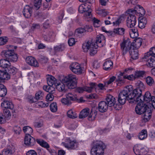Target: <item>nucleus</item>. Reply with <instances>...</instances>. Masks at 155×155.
I'll list each match as a JSON object with an SVG mask.
<instances>
[{"label":"nucleus","instance_id":"f257e3e1","mask_svg":"<svg viewBox=\"0 0 155 155\" xmlns=\"http://www.w3.org/2000/svg\"><path fill=\"white\" fill-rule=\"evenodd\" d=\"M136 8H139V12H137L136 10L130 9L128 10L129 15L126 20L127 25L128 27L132 28L134 27L136 23V17L135 15L139 13L142 15H144L145 13V11L143 8L139 5H137Z\"/></svg>","mask_w":155,"mask_h":155},{"label":"nucleus","instance_id":"f03ea898","mask_svg":"<svg viewBox=\"0 0 155 155\" xmlns=\"http://www.w3.org/2000/svg\"><path fill=\"white\" fill-rule=\"evenodd\" d=\"M93 146L91 150V155H104L106 148L105 144L101 140L93 141Z\"/></svg>","mask_w":155,"mask_h":155},{"label":"nucleus","instance_id":"7ed1b4c3","mask_svg":"<svg viewBox=\"0 0 155 155\" xmlns=\"http://www.w3.org/2000/svg\"><path fill=\"white\" fill-rule=\"evenodd\" d=\"M17 47L13 45L7 46V49L3 51L2 52V54H4L5 58L12 62H16L18 59V56L14 51V49L17 48Z\"/></svg>","mask_w":155,"mask_h":155},{"label":"nucleus","instance_id":"20e7f679","mask_svg":"<svg viewBox=\"0 0 155 155\" xmlns=\"http://www.w3.org/2000/svg\"><path fill=\"white\" fill-rule=\"evenodd\" d=\"M77 84L76 77L75 75L69 74L68 77H65L62 80L61 84L64 87H76Z\"/></svg>","mask_w":155,"mask_h":155},{"label":"nucleus","instance_id":"39448f33","mask_svg":"<svg viewBox=\"0 0 155 155\" xmlns=\"http://www.w3.org/2000/svg\"><path fill=\"white\" fill-rule=\"evenodd\" d=\"M143 100V104L147 103L151 104L152 107L155 109V97L151 96L149 92L147 91L145 93Z\"/></svg>","mask_w":155,"mask_h":155},{"label":"nucleus","instance_id":"423d86ee","mask_svg":"<svg viewBox=\"0 0 155 155\" xmlns=\"http://www.w3.org/2000/svg\"><path fill=\"white\" fill-rule=\"evenodd\" d=\"M47 83L49 86L52 87L54 85L55 87H63L60 83L53 76L50 75H48L47 77Z\"/></svg>","mask_w":155,"mask_h":155},{"label":"nucleus","instance_id":"0eeeda50","mask_svg":"<svg viewBox=\"0 0 155 155\" xmlns=\"http://www.w3.org/2000/svg\"><path fill=\"white\" fill-rule=\"evenodd\" d=\"M66 143L62 142L63 145L67 149L69 150H74L77 148V143L75 140H71L70 138H66Z\"/></svg>","mask_w":155,"mask_h":155},{"label":"nucleus","instance_id":"6e6552de","mask_svg":"<svg viewBox=\"0 0 155 155\" xmlns=\"http://www.w3.org/2000/svg\"><path fill=\"white\" fill-rule=\"evenodd\" d=\"M120 47L123 55L125 54L128 51H130L133 48L132 44L129 39L124 41L120 44Z\"/></svg>","mask_w":155,"mask_h":155},{"label":"nucleus","instance_id":"1a4fd4ad","mask_svg":"<svg viewBox=\"0 0 155 155\" xmlns=\"http://www.w3.org/2000/svg\"><path fill=\"white\" fill-rule=\"evenodd\" d=\"M75 91L76 92L81 93L84 91L88 93H91L94 90L97 93H99V91L98 90H103L105 88H75Z\"/></svg>","mask_w":155,"mask_h":155},{"label":"nucleus","instance_id":"9d476101","mask_svg":"<svg viewBox=\"0 0 155 155\" xmlns=\"http://www.w3.org/2000/svg\"><path fill=\"white\" fill-rule=\"evenodd\" d=\"M116 77L115 76H113L111 77L109 81H106L104 82V85L103 84L101 83H99L97 84L96 83L94 82H91L89 84V87H104L107 86V85L113 82L116 79Z\"/></svg>","mask_w":155,"mask_h":155},{"label":"nucleus","instance_id":"9b49d317","mask_svg":"<svg viewBox=\"0 0 155 155\" xmlns=\"http://www.w3.org/2000/svg\"><path fill=\"white\" fill-rule=\"evenodd\" d=\"M133 151L136 155H145L147 153L146 149L140 145H136L133 147Z\"/></svg>","mask_w":155,"mask_h":155},{"label":"nucleus","instance_id":"f8f14e48","mask_svg":"<svg viewBox=\"0 0 155 155\" xmlns=\"http://www.w3.org/2000/svg\"><path fill=\"white\" fill-rule=\"evenodd\" d=\"M128 91L126 90H123L119 93L118 97V101L121 104H124L127 100Z\"/></svg>","mask_w":155,"mask_h":155},{"label":"nucleus","instance_id":"ddd939ff","mask_svg":"<svg viewBox=\"0 0 155 155\" xmlns=\"http://www.w3.org/2000/svg\"><path fill=\"white\" fill-rule=\"evenodd\" d=\"M71 70L75 74H81L82 72V69L80 65L77 62L72 63L70 66Z\"/></svg>","mask_w":155,"mask_h":155},{"label":"nucleus","instance_id":"4468645a","mask_svg":"<svg viewBox=\"0 0 155 155\" xmlns=\"http://www.w3.org/2000/svg\"><path fill=\"white\" fill-rule=\"evenodd\" d=\"M148 107L147 105L145 104H138L135 108V112L137 114L140 115Z\"/></svg>","mask_w":155,"mask_h":155},{"label":"nucleus","instance_id":"2eb2a0df","mask_svg":"<svg viewBox=\"0 0 155 155\" xmlns=\"http://www.w3.org/2000/svg\"><path fill=\"white\" fill-rule=\"evenodd\" d=\"M36 143L35 138L31 135H25L24 139V143L28 146H33Z\"/></svg>","mask_w":155,"mask_h":155},{"label":"nucleus","instance_id":"dca6fc26","mask_svg":"<svg viewBox=\"0 0 155 155\" xmlns=\"http://www.w3.org/2000/svg\"><path fill=\"white\" fill-rule=\"evenodd\" d=\"M105 43L104 36L103 35H98L96 38V45L97 46L101 47L104 45Z\"/></svg>","mask_w":155,"mask_h":155},{"label":"nucleus","instance_id":"f3484780","mask_svg":"<svg viewBox=\"0 0 155 155\" xmlns=\"http://www.w3.org/2000/svg\"><path fill=\"white\" fill-rule=\"evenodd\" d=\"M91 4L87 2L81 4L78 8L79 12L81 13H83L91 9Z\"/></svg>","mask_w":155,"mask_h":155},{"label":"nucleus","instance_id":"a211bd4d","mask_svg":"<svg viewBox=\"0 0 155 155\" xmlns=\"http://www.w3.org/2000/svg\"><path fill=\"white\" fill-rule=\"evenodd\" d=\"M11 114L9 110L6 108H4L3 110V116L5 118H4L2 116L0 115V123L1 124L3 123L4 122V119H9L11 117Z\"/></svg>","mask_w":155,"mask_h":155},{"label":"nucleus","instance_id":"6ab92c4d","mask_svg":"<svg viewBox=\"0 0 155 155\" xmlns=\"http://www.w3.org/2000/svg\"><path fill=\"white\" fill-rule=\"evenodd\" d=\"M56 36L55 33L53 31H50L45 35H44L43 37L45 40L47 41H52L54 40Z\"/></svg>","mask_w":155,"mask_h":155},{"label":"nucleus","instance_id":"aec40b11","mask_svg":"<svg viewBox=\"0 0 155 155\" xmlns=\"http://www.w3.org/2000/svg\"><path fill=\"white\" fill-rule=\"evenodd\" d=\"M26 61L29 65L34 67H38L39 64L34 57L31 56H28L26 58Z\"/></svg>","mask_w":155,"mask_h":155},{"label":"nucleus","instance_id":"412c9836","mask_svg":"<svg viewBox=\"0 0 155 155\" xmlns=\"http://www.w3.org/2000/svg\"><path fill=\"white\" fill-rule=\"evenodd\" d=\"M32 8L28 5H26L23 11V13L24 16L26 18H30L32 12Z\"/></svg>","mask_w":155,"mask_h":155},{"label":"nucleus","instance_id":"4be33fe9","mask_svg":"<svg viewBox=\"0 0 155 155\" xmlns=\"http://www.w3.org/2000/svg\"><path fill=\"white\" fill-rule=\"evenodd\" d=\"M1 106L5 108L11 110H12L14 108V105L12 103L7 99L4 100L3 102L1 103Z\"/></svg>","mask_w":155,"mask_h":155},{"label":"nucleus","instance_id":"5701e85b","mask_svg":"<svg viewBox=\"0 0 155 155\" xmlns=\"http://www.w3.org/2000/svg\"><path fill=\"white\" fill-rule=\"evenodd\" d=\"M106 101L108 106L112 107L115 104L116 101L115 97L111 95H108L106 98Z\"/></svg>","mask_w":155,"mask_h":155},{"label":"nucleus","instance_id":"b1692460","mask_svg":"<svg viewBox=\"0 0 155 155\" xmlns=\"http://www.w3.org/2000/svg\"><path fill=\"white\" fill-rule=\"evenodd\" d=\"M143 114V115L142 118L143 121L145 122L147 121L151 117V113L150 109L148 107Z\"/></svg>","mask_w":155,"mask_h":155},{"label":"nucleus","instance_id":"393cba45","mask_svg":"<svg viewBox=\"0 0 155 155\" xmlns=\"http://www.w3.org/2000/svg\"><path fill=\"white\" fill-rule=\"evenodd\" d=\"M108 105L104 101H101L98 104V109L102 113L106 112L107 109Z\"/></svg>","mask_w":155,"mask_h":155},{"label":"nucleus","instance_id":"a878e982","mask_svg":"<svg viewBox=\"0 0 155 155\" xmlns=\"http://www.w3.org/2000/svg\"><path fill=\"white\" fill-rule=\"evenodd\" d=\"M94 43L92 41H88L83 43L82 45V48L83 51L84 52H87L89 50L91 47L92 46Z\"/></svg>","mask_w":155,"mask_h":155},{"label":"nucleus","instance_id":"bb28decb","mask_svg":"<svg viewBox=\"0 0 155 155\" xmlns=\"http://www.w3.org/2000/svg\"><path fill=\"white\" fill-rule=\"evenodd\" d=\"M135 42H133L132 44L133 48L137 49L141 45L142 39L141 38H138L135 39Z\"/></svg>","mask_w":155,"mask_h":155},{"label":"nucleus","instance_id":"cd10ccee","mask_svg":"<svg viewBox=\"0 0 155 155\" xmlns=\"http://www.w3.org/2000/svg\"><path fill=\"white\" fill-rule=\"evenodd\" d=\"M130 28L129 30V33L130 37L132 38H136L138 36L137 29L134 27Z\"/></svg>","mask_w":155,"mask_h":155},{"label":"nucleus","instance_id":"c85d7f7f","mask_svg":"<svg viewBox=\"0 0 155 155\" xmlns=\"http://www.w3.org/2000/svg\"><path fill=\"white\" fill-rule=\"evenodd\" d=\"M129 52L132 59L134 60L138 58V52L137 49L133 48Z\"/></svg>","mask_w":155,"mask_h":155},{"label":"nucleus","instance_id":"c756f323","mask_svg":"<svg viewBox=\"0 0 155 155\" xmlns=\"http://www.w3.org/2000/svg\"><path fill=\"white\" fill-rule=\"evenodd\" d=\"M90 109L88 108L83 109L81 112L79 117L80 118H85L88 116L89 114Z\"/></svg>","mask_w":155,"mask_h":155},{"label":"nucleus","instance_id":"7c9ffc66","mask_svg":"<svg viewBox=\"0 0 155 155\" xmlns=\"http://www.w3.org/2000/svg\"><path fill=\"white\" fill-rule=\"evenodd\" d=\"M96 13L100 16L105 17L109 13V12L106 9H102L99 8L96 10Z\"/></svg>","mask_w":155,"mask_h":155},{"label":"nucleus","instance_id":"2f4dec72","mask_svg":"<svg viewBox=\"0 0 155 155\" xmlns=\"http://www.w3.org/2000/svg\"><path fill=\"white\" fill-rule=\"evenodd\" d=\"M10 64L9 61L6 59L0 60V67L3 68H7L10 66Z\"/></svg>","mask_w":155,"mask_h":155},{"label":"nucleus","instance_id":"473e14b6","mask_svg":"<svg viewBox=\"0 0 155 155\" xmlns=\"http://www.w3.org/2000/svg\"><path fill=\"white\" fill-rule=\"evenodd\" d=\"M147 23V20L146 18L143 17L139 21L138 26L141 29H143L146 26Z\"/></svg>","mask_w":155,"mask_h":155},{"label":"nucleus","instance_id":"72a5a7b5","mask_svg":"<svg viewBox=\"0 0 155 155\" xmlns=\"http://www.w3.org/2000/svg\"><path fill=\"white\" fill-rule=\"evenodd\" d=\"M113 65V62L110 60H108L105 62L103 64V68L107 71L112 67Z\"/></svg>","mask_w":155,"mask_h":155},{"label":"nucleus","instance_id":"f704fd0d","mask_svg":"<svg viewBox=\"0 0 155 155\" xmlns=\"http://www.w3.org/2000/svg\"><path fill=\"white\" fill-rule=\"evenodd\" d=\"M14 152L13 149L12 147H8L2 152V155H11Z\"/></svg>","mask_w":155,"mask_h":155},{"label":"nucleus","instance_id":"c9c22d12","mask_svg":"<svg viewBox=\"0 0 155 155\" xmlns=\"http://www.w3.org/2000/svg\"><path fill=\"white\" fill-rule=\"evenodd\" d=\"M138 138L140 140H143L147 137V131L146 130L143 129L139 133Z\"/></svg>","mask_w":155,"mask_h":155},{"label":"nucleus","instance_id":"e433bc0d","mask_svg":"<svg viewBox=\"0 0 155 155\" xmlns=\"http://www.w3.org/2000/svg\"><path fill=\"white\" fill-rule=\"evenodd\" d=\"M98 47L97 45H96L95 43L93 45H92V46H91L89 49L90 55L93 56L97 53Z\"/></svg>","mask_w":155,"mask_h":155},{"label":"nucleus","instance_id":"4c0bfd02","mask_svg":"<svg viewBox=\"0 0 155 155\" xmlns=\"http://www.w3.org/2000/svg\"><path fill=\"white\" fill-rule=\"evenodd\" d=\"M10 78V75L8 73L0 70V79L1 80H8Z\"/></svg>","mask_w":155,"mask_h":155},{"label":"nucleus","instance_id":"58836bf2","mask_svg":"<svg viewBox=\"0 0 155 155\" xmlns=\"http://www.w3.org/2000/svg\"><path fill=\"white\" fill-rule=\"evenodd\" d=\"M129 92L130 93H128L127 100L129 101V103H133L135 101L136 97L134 95L132 92H130L129 91Z\"/></svg>","mask_w":155,"mask_h":155},{"label":"nucleus","instance_id":"ea45409f","mask_svg":"<svg viewBox=\"0 0 155 155\" xmlns=\"http://www.w3.org/2000/svg\"><path fill=\"white\" fill-rule=\"evenodd\" d=\"M23 132L25 133V135H31L33 132L32 128L29 126H26L23 127Z\"/></svg>","mask_w":155,"mask_h":155},{"label":"nucleus","instance_id":"a19ab883","mask_svg":"<svg viewBox=\"0 0 155 155\" xmlns=\"http://www.w3.org/2000/svg\"><path fill=\"white\" fill-rule=\"evenodd\" d=\"M67 115L68 117L74 119L77 117V114L72 109L70 110L67 112Z\"/></svg>","mask_w":155,"mask_h":155},{"label":"nucleus","instance_id":"79ce46f5","mask_svg":"<svg viewBox=\"0 0 155 155\" xmlns=\"http://www.w3.org/2000/svg\"><path fill=\"white\" fill-rule=\"evenodd\" d=\"M124 78H123L120 76H117V79L116 82L117 85L118 86H122L125 82V80Z\"/></svg>","mask_w":155,"mask_h":155},{"label":"nucleus","instance_id":"37998d69","mask_svg":"<svg viewBox=\"0 0 155 155\" xmlns=\"http://www.w3.org/2000/svg\"><path fill=\"white\" fill-rule=\"evenodd\" d=\"M91 27V26H86L85 28H79L76 29L75 31L78 34H82L85 32L87 31H88L89 29H92Z\"/></svg>","mask_w":155,"mask_h":155},{"label":"nucleus","instance_id":"c03bdc74","mask_svg":"<svg viewBox=\"0 0 155 155\" xmlns=\"http://www.w3.org/2000/svg\"><path fill=\"white\" fill-rule=\"evenodd\" d=\"M36 141L38 143L43 147L48 148L49 147L48 144L46 142L42 140L37 139Z\"/></svg>","mask_w":155,"mask_h":155},{"label":"nucleus","instance_id":"a18cd8bd","mask_svg":"<svg viewBox=\"0 0 155 155\" xmlns=\"http://www.w3.org/2000/svg\"><path fill=\"white\" fill-rule=\"evenodd\" d=\"M145 73V71H136L134 75L135 79H137L141 77H143Z\"/></svg>","mask_w":155,"mask_h":155},{"label":"nucleus","instance_id":"49530a36","mask_svg":"<svg viewBox=\"0 0 155 155\" xmlns=\"http://www.w3.org/2000/svg\"><path fill=\"white\" fill-rule=\"evenodd\" d=\"M97 113L95 111H91L90 114L88 115V120L92 121L94 120L96 117Z\"/></svg>","mask_w":155,"mask_h":155},{"label":"nucleus","instance_id":"de8ad7c7","mask_svg":"<svg viewBox=\"0 0 155 155\" xmlns=\"http://www.w3.org/2000/svg\"><path fill=\"white\" fill-rule=\"evenodd\" d=\"M125 29L123 28H117L114 29V32L117 34L123 35L124 33Z\"/></svg>","mask_w":155,"mask_h":155},{"label":"nucleus","instance_id":"09e8293b","mask_svg":"<svg viewBox=\"0 0 155 155\" xmlns=\"http://www.w3.org/2000/svg\"><path fill=\"white\" fill-rule=\"evenodd\" d=\"M132 92L136 97L137 96L139 97L142 95V90L140 89V88H136Z\"/></svg>","mask_w":155,"mask_h":155},{"label":"nucleus","instance_id":"8fccbe9b","mask_svg":"<svg viewBox=\"0 0 155 155\" xmlns=\"http://www.w3.org/2000/svg\"><path fill=\"white\" fill-rule=\"evenodd\" d=\"M9 73L12 75H14L17 72L16 68L13 66H11L10 65L7 68Z\"/></svg>","mask_w":155,"mask_h":155},{"label":"nucleus","instance_id":"3c124183","mask_svg":"<svg viewBox=\"0 0 155 155\" xmlns=\"http://www.w3.org/2000/svg\"><path fill=\"white\" fill-rule=\"evenodd\" d=\"M66 97L70 101H76L77 100V97L76 95L72 94L71 93H69L67 95Z\"/></svg>","mask_w":155,"mask_h":155},{"label":"nucleus","instance_id":"603ef678","mask_svg":"<svg viewBox=\"0 0 155 155\" xmlns=\"http://www.w3.org/2000/svg\"><path fill=\"white\" fill-rule=\"evenodd\" d=\"M146 81L147 84L151 86L154 83V80L153 78L150 76H148L146 79Z\"/></svg>","mask_w":155,"mask_h":155},{"label":"nucleus","instance_id":"864d4df0","mask_svg":"<svg viewBox=\"0 0 155 155\" xmlns=\"http://www.w3.org/2000/svg\"><path fill=\"white\" fill-rule=\"evenodd\" d=\"M65 46L64 44H61L54 47V49L56 52L62 51L64 50Z\"/></svg>","mask_w":155,"mask_h":155},{"label":"nucleus","instance_id":"5fc2aeb1","mask_svg":"<svg viewBox=\"0 0 155 155\" xmlns=\"http://www.w3.org/2000/svg\"><path fill=\"white\" fill-rule=\"evenodd\" d=\"M42 0H35L34 2V6L35 8L38 10L41 5Z\"/></svg>","mask_w":155,"mask_h":155},{"label":"nucleus","instance_id":"6e6d98bb","mask_svg":"<svg viewBox=\"0 0 155 155\" xmlns=\"http://www.w3.org/2000/svg\"><path fill=\"white\" fill-rule=\"evenodd\" d=\"M44 96V94L41 91L37 92L35 94V97L38 100L42 99Z\"/></svg>","mask_w":155,"mask_h":155},{"label":"nucleus","instance_id":"4d7b16f0","mask_svg":"<svg viewBox=\"0 0 155 155\" xmlns=\"http://www.w3.org/2000/svg\"><path fill=\"white\" fill-rule=\"evenodd\" d=\"M58 109L57 104L56 102L52 103L50 105V110L53 112H56Z\"/></svg>","mask_w":155,"mask_h":155},{"label":"nucleus","instance_id":"13d9d810","mask_svg":"<svg viewBox=\"0 0 155 155\" xmlns=\"http://www.w3.org/2000/svg\"><path fill=\"white\" fill-rule=\"evenodd\" d=\"M13 130L15 134L16 135H19L21 132V129L20 127L15 126L13 127Z\"/></svg>","mask_w":155,"mask_h":155},{"label":"nucleus","instance_id":"bf43d9fd","mask_svg":"<svg viewBox=\"0 0 155 155\" xmlns=\"http://www.w3.org/2000/svg\"><path fill=\"white\" fill-rule=\"evenodd\" d=\"M61 101L62 103L64 105H69L71 104V102L67 97L66 98H62L61 99Z\"/></svg>","mask_w":155,"mask_h":155},{"label":"nucleus","instance_id":"052dcab7","mask_svg":"<svg viewBox=\"0 0 155 155\" xmlns=\"http://www.w3.org/2000/svg\"><path fill=\"white\" fill-rule=\"evenodd\" d=\"M7 93L6 88H0V96H5Z\"/></svg>","mask_w":155,"mask_h":155},{"label":"nucleus","instance_id":"680f3d73","mask_svg":"<svg viewBox=\"0 0 155 155\" xmlns=\"http://www.w3.org/2000/svg\"><path fill=\"white\" fill-rule=\"evenodd\" d=\"M49 94H53L55 92V88H43Z\"/></svg>","mask_w":155,"mask_h":155},{"label":"nucleus","instance_id":"e2e57ef3","mask_svg":"<svg viewBox=\"0 0 155 155\" xmlns=\"http://www.w3.org/2000/svg\"><path fill=\"white\" fill-rule=\"evenodd\" d=\"M124 79H127L129 80H133L135 79L134 74H132L129 75H125L123 76Z\"/></svg>","mask_w":155,"mask_h":155},{"label":"nucleus","instance_id":"0e129e2a","mask_svg":"<svg viewBox=\"0 0 155 155\" xmlns=\"http://www.w3.org/2000/svg\"><path fill=\"white\" fill-rule=\"evenodd\" d=\"M37 106L40 107H45L48 105V103L45 104L42 101L38 102L37 103Z\"/></svg>","mask_w":155,"mask_h":155},{"label":"nucleus","instance_id":"69168bd1","mask_svg":"<svg viewBox=\"0 0 155 155\" xmlns=\"http://www.w3.org/2000/svg\"><path fill=\"white\" fill-rule=\"evenodd\" d=\"M7 41L6 37H0V45H5Z\"/></svg>","mask_w":155,"mask_h":155},{"label":"nucleus","instance_id":"338daca9","mask_svg":"<svg viewBox=\"0 0 155 155\" xmlns=\"http://www.w3.org/2000/svg\"><path fill=\"white\" fill-rule=\"evenodd\" d=\"M28 101L31 103L35 102L38 100L35 97L31 96H30L28 97Z\"/></svg>","mask_w":155,"mask_h":155},{"label":"nucleus","instance_id":"774afa93","mask_svg":"<svg viewBox=\"0 0 155 155\" xmlns=\"http://www.w3.org/2000/svg\"><path fill=\"white\" fill-rule=\"evenodd\" d=\"M26 155H37V154L35 150H31L27 152Z\"/></svg>","mask_w":155,"mask_h":155}]
</instances>
